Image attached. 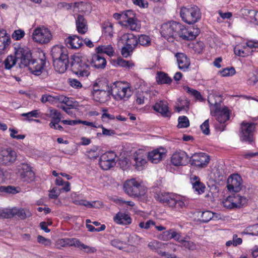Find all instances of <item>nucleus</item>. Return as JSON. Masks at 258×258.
Wrapping results in <instances>:
<instances>
[{
  "mask_svg": "<svg viewBox=\"0 0 258 258\" xmlns=\"http://www.w3.org/2000/svg\"><path fill=\"white\" fill-rule=\"evenodd\" d=\"M200 32V30L198 28L186 27L175 21L163 24L161 30L162 36L167 39L179 37L184 40H194Z\"/></svg>",
  "mask_w": 258,
  "mask_h": 258,
  "instance_id": "nucleus-1",
  "label": "nucleus"
},
{
  "mask_svg": "<svg viewBox=\"0 0 258 258\" xmlns=\"http://www.w3.org/2000/svg\"><path fill=\"white\" fill-rule=\"evenodd\" d=\"M71 70L73 73L79 77H87L90 75V66L87 63L86 56L80 54L71 57Z\"/></svg>",
  "mask_w": 258,
  "mask_h": 258,
  "instance_id": "nucleus-2",
  "label": "nucleus"
},
{
  "mask_svg": "<svg viewBox=\"0 0 258 258\" xmlns=\"http://www.w3.org/2000/svg\"><path fill=\"white\" fill-rule=\"evenodd\" d=\"M154 197L157 201L176 210H180L186 206L184 201L181 197L172 194L159 192L156 193Z\"/></svg>",
  "mask_w": 258,
  "mask_h": 258,
  "instance_id": "nucleus-3",
  "label": "nucleus"
},
{
  "mask_svg": "<svg viewBox=\"0 0 258 258\" xmlns=\"http://www.w3.org/2000/svg\"><path fill=\"white\" fill-rule=\"evenodd\" d=\"M111 96L116 101H126L132 95L130 86L122 82L116 81L109 85Z\"/></svg>",
  "mask_w": 258,
  "mask_h": 258,
  "instance_id": "nucleus-4",
  "label": "nucleus"
},
{
  "mask_svg": "<svg viewBox=\"0 0 258 258\" xmlns=\"http://www.w3.org/2000/svg\"><path fill=\"white\" fill-rule=\"evenodd\" d=\"M179 14L181 20L188 24H194L201 18L200 9L195 5L181 7Z\"/></svg>",
  "mask_w": 258,
  "mask_h": 258,
  "instance_id": "nucleus-5",
  "label": "nucleus"
},
{
  "mask_svg": "<svg viewBox=\"0 0 258 258\" xmlns=\"http://www.w3.org/2000/svg\"><path fill=\"white\" fill-rule=\"evenodd\" d=\"M15 55L20 68H26L33 59L29 48L19 45L15 47Z\"/></svg>",
  "mask_w": 258,
  "mask_h": 258,
  "instance_id": "nucleus-6",
  "label": "nucleus"
},
{
  "mask_svg": "<svg viewBox=\"0 0 258 258\" xmlns=\"http://www.w3.org/2000/svg\"><path fill=\"white\" fill-rule=\"evenodd\" d=\"M213 97V95H210L208 99L209 103L212 105L211 113L219 123H224L229 119V110L227 107L221 108L218 103L212 102L211 99Z\"/></svg>",
  "mask_w": 258,
  "mask_h": 258,
  "instance_id": "nucleus-7",
  "label": "nucleus"
},
{
  "mask_svg": "<svg viewBox=\"0 0 258 258\" xmlns=\"http://www.w3.org/2000/svg\"><path fill=\"white\" fill-rule=\"evenodd\" d=\"M123 190L127 195L132 197H139L145 193L143 187L134 178L125 181Z\"/></svg>",
  "mask_w": 258,
  "mask_h": 258,
  "instance_id": "nucleus-8",
  "label": "nucleus"
},
{
  "mask_svg": "<svg viewBox=\"0 0 258 258\" xmlns=\"http://www.w3.org/2000/svg\"><path fill=\"white\" fill-rule=\"evenodd\" d=\"M256 124L243 121L241 123L240 138L241 141L251 143L253 141V135Z\"/></svg>",
  "mask_w": 258,
  "mask_h": 258,
  "instance_id": "nucleus-9",
  "label": "nucleus"
},
{
  "mask_svg": "<svg viewBox=\"0 0 258 258\" xmlns=\"http://www.w3.org/2000/svg\"><path fill=\"white\" fill-rule=\"evenodd\" d=\"M16 173L24 182L29 183L35 179V173L32 167L28 164L21 163L18 165L17 166Z\"/></svg>",
  "mask_w": 258,
  "mask_h": 258,
  "instance_id": "nucleus-10",
  "label": "nucleus"
},
{
  "mask_svg": "<svg viewBox=\"0 0 258 258\" xmlns=\"http://www.w3.org/2000/svg\"><path fill=\"white\" fill-rule=\"evenodd\" d=\"M32 39L37 43L45 44L51 40L52 35L48 29L44 27H38L33 32Z\"/></svg>",
  "mask_w": 258,
  "mask_h": 258,
  "instance_id": "nucleus-11",
  "label": "nucleus"
},
{
  "mask_svg": "<svg viewBox=\"0 0 258 258\" xmlns=\"http://www.w3.org/2000/svg\"><path fill=\"white\" fill-rule=\"evenodd\" d=\"M116 155L113 151L107 152L102 155L99 160V165L104 170H107L114 167L116 164Z\"/></svg>",
  "mask_w": 258,
  "mask_h": 258,
  "instance_id": "nucleus-12",
  "label": "nucleus"
},
{
  "mask_svg": "<svg viewBox=\"0 0 258 258\" xmlns=\"http://www.w3.org/2000/svg\"><path fill=\"white\" fill-rule=\"evenodd\" d=\"M94 99L100 103H104L110 100L111 95L109 85L106 86L105 89H94L92 92Z\"/></svg>",
  "mask_w": 258,
  "mask_h": 258,
  "instance_id": "nucleus-13",
  "label": "nucleus"
},
{
  "mask_svg": "<svg viewBox=\"0 0 258 258\" xmlns=\"http://www.w3.org/2000/svg\"><path fill=\"white\" fill-rule=\"evenodd\" d=\"M209 161V156L204 153H195L190 158L191 165L200 167L207 166Z\"/></svg>",
  "mask_w": 258,
  "mask_h": 258,
  "instance_id": "nucleus-14",
  "label": "nucleus"
},
{
  "mask_svg": "<svg viewBox=\"0 0 258 258\" xmlns=\"http://www.w3.org/2000/svg\"><path fill=\"white\" fill-rule=\"evenodd\" d=\"M241 187L242 178L238 174H233L228 178L227 187L230 191L238 192Z\"/></svg>",
  "mask_w": 258,
  "mask_h": 258,
  "instance_id": "nucleus-15",
  "label": "nucleus"
},
{
  "mask_svg": "<svg viewBox=\"0 0 258 258\" xmlns=\"http://www.w3.org/2000/svg\"><path fill=\"white\" fill-rule=\"evenodd\" d=\"M17 154L11 148L1 150V164L9 165L13 163L16 160Z\"/></svg>",
  "mask_w": 258,
  "mask_h": 258,
  "instance_id": "nucleus-16",
  "label": "nucleus"
},
{
  "mask_svg": "<svg viewBox=\"0 0 258 258\" xmlns=\"http://www.w3.org/2000/svg\"><path fill=\"white\" fill-rule=\"evenodd\" d=\"M26 68L35 76H39L42 73L45 62L43 59H33Z\"/></svg>",
  "mask_w": 258,
  "mask_h": 258,
  "instance_id": "nucleus-17",
  "label": "nucleus"
},
{
  "mask_svg": "<svg viewBox=\"0 0 258 258\" xmlns=\"http://www.w3.org/2000/svg\"><path fill=\"white\" fill-rule=\"evenodd\" d=\"M188 157L183 151L175 152L173 154L171 161L175 166L185 165L188 163Z\"/></svg>",
  "mask_w": 258,
  "mask_h": 258,
  "instance_id": "nucleus-18",
  "label": "nucleus"
},
{
  "mask_svg": "<svg viewBox=\"0 0 258 258\" xmlns=\"http://www.w3.org/2000/svg\"><path fill=\"white\" fill-rule=\"evenodd\" d=\"M153 107L154 110L160 113L162 116L167 117H170L171 112L169 110L168 103L166 101H157Z\"/></svg>",
  "mask_w": 258,
  "mask_h": 258,
  "instance_id": "nucleus-19",
  "label": "nucleus"
},
{
  "mask_svg": "<svg viewBox=\"0 0 258 258\" xmlns=\"http://www.w3.org/2000/svg\"><path fill=\"white\" fill-rule=\"evenodd\" d=\"M175 56L176 58L178 68L183 71H187L190 66V61L186 55L183 53H176Z\"/></svg>",
  "mask_w": 258,
  "mask_h": 258,
  "instance_id": "nucleus-20",
  "label": "nucleus"
},
{
  "mask_svg": "<svg viewBox=\"0 0 258 258\" xmlns=\"http://www.w3.org/2000/svg\"><path fill=\"white\" fill-rule=\"evenodd\" d=\"M51 55L53 60L66 57L68 56L67 49L62 45H56L51 48Z\"/></svg>",
  "mask_w": 258,
  "mask_h": 258,
  "instance_id": "nucleus-21",
  "label": "nucleus"
},
{
  "mask_svg": "<svg viewBox=\"0 0 258 258\" xmlns=\"http://www.w3.org/2000/svg\"><path fill=\"white\" fill-rule=\"evenodd\" d=\"M53 62L56 71L59 73H63L67 70L69 66V56L53 60Z\"/></svg>",
  "mask_w": 258,
  "mask_h": 258,
  "instance_id": "nucleus-22",
  "label": "nucleus"
},
{
  "mask_svg": "<svg viewBox=\"0 0 258 258\" xmlns=\"http://www.w3.org/2000/svg\"><path fill=\"white\" fill-rule=\"evenodd\" d=\"M126 17L124 21L127 22L131 30L136 31L140 28L137 23V19L136 18L135 14L132 10L126 11Z\"/></svg>",
  "mask_w": 258,
  "mask_h": 258,
  "instance_id": "nucleus-23",
  "label": "nucleus"
},
{
  "mask_svg": "<svg viewBox=\"0 0 258 258\" xmlns=\"http://www.w3.org/2000/svg\"><path fill=\"white\" fill-rule=\"evenodd\" d=\"M165 152L164 149H157L149 152L148 158L153 163H158L165 156Z\"/></svg>",
  "mask_w": 258,
  "mask_h": 258,
  "instance_id": "nucleus-24",
  "label": "nucleus"
},
{
  "mask_svg": "<svg viewBox=\"0 0 258 258\" xmlns=\"http://www.w3.org/2000/svg\"><path fill=\"white\" fill-rule=\"evenodd\" d=\"M120 40L125 45L135 49L138 45V38L132 33H125L120 37Z\"/></svg>",
  "mask_w": 258,
  "mask_h": 258,
  "instance_id": "nucleus-25",
  "label": "nucleus"
},
{
  "mask_svg": "<svg viewBox=\"0 0 258 258\" xmlns=\"http://www.w3.org/2000/svg\"><path fill=\"white\" fill-rule=\"evenodd\" d=\"M91 65L96 69H104L106 64L105 58L100 53L94 54L92 55L90 61Z\"/></svg>",
  "mask_w": 258,
  "mask_h": 258,
  "instance_id": "nucleus-26",
  "label": "nucleus"
},
{
  "mask_svg": "<svg viewBox=\"0 0 258 258\" xmlns=\"http://www.w3.org/2000/svg\"><path fill=\"white\" fill-rule=\"evenodd\" d=\"M114 222L119 225H128L132 223L130 216L125 213L118 212L113 217Z\"/></svg>",
  "mask_w": 258,
  "mask_h": 258,
  "instance_id": "nucleus-27",
  "label": "nucleus"
},
{
  "mask_svg": "<svg viewBox=\"0 0 258 258\" xmlns=\"http://www.w3.org/2000/svg\"><path fill=\"white\" fill-rule=\"evenodd\" d=\"M67 246H74L81 249H87V252H94L95 248L82 243L79 239L75 238H66Z\"/></svg>",
  "mask_w": 258,
  "mask_h": 258,
  "instance_id": "nucleus-28",
  "label": "nucleus"
},
{
  "mask_svg": "<svg viewBox=\"0 0 258 258\" xmlns=\"http://www.w3.org/2000/svg\"><path fill=\"white\" fill-rule=\"evenodd\" d=\"M65 42L68 47L72 49H78L83 45V40L76 35L67 37Z\"/></svg>",
  "mask_w": 258,
  "mask_h": 258,
  "instance_id": "nucleus-29",
  "label": "nucleus"
},
{
  "mask_svg": "<svg viewBox=\"0 0 258 258\" xmlns=\"http://www.w3.org/2000/svg\"><path fill=\"white\" fill-rule=\"evenodd\" d=\"M76 23L77 29L79 33L84 34L87 31V22L83 16L78 15Z\"/></svg>",
  "mask_w": 258,
  "mask_h": 258,
  "instance_id": "nucleus-30",
  "label": "nucleus"
},
{
  "mask_svg": "<svg viewBox=\"0 0 258 258\" xmlns=\"http://www.w3.org/2000/svg\"><path fill=\"white\" fill-rule=\"evenodd\" d=\"M134 161H135V166L136 168L141 170L143 169V167L146 163V156L143 154L140 153V152L136 153L134 155Z\"/></svg>",
  "mask_w": 258,
  "mask_h": 258,
  "instance_id": "nucleus-31",
  "label": "nucleus"
},
{
  "mask_svg": "<svg viewBox=\"0 0 258 258\" xmlns=\"http://www.w3.org/2000/svg\"><path fill=\"white\" fill-rule=\"evenodd\" d=\"M96 51L97 53H105L109 56H112L114 54V49L110 44L98 46L96 48Z\"/></svg>",
  "mask_w": 258,
  "mask_h": 258,
  "instance_id": "nucleus-32",
  "label": "nucleus"
},
{
  "mask_svg": "<svg viewBox=\"0 0 258 258\" xmlns=\"http://www.w3.org/2000/svg\"><path fill=\"white\" fill-rule=\"evenodd\" d=\"M232 199V203L234 204L236 209L240 208L247 203V199L243 196H240L239 195H234L231 196Z\"/></svg>",
  "mask_w": 258,
  "mask_h": 258,
  "instance_id": "nucleus-33",
  "label": "nucleus"
},
{
  "mask_svg": "<svg viewBox=\"0 0 258 258\" xmlns=\"http://www.w3.org/2000/svg\"><path fill=\"white\" fill-rule=\"evenodd\" d=\"M156 78V81L159 84H169L172 81L171 79L168 75L163 72H158Z\"/></svg>",
  "mask_w": 258,
  "mask_h": 258,
  "instance_id": "nucleus-34",
  "label": "nucleus"
},
{
  "mask_svg": "<svg viewBox=\"0 0 258 258\" xmlns=\"http://www.w3.org/2000/svg\"><path fill=\"white\" fill-rule=\"evenodd\" d=\"M192 187L198 192L199 194H201L205 191V186L200 182L197 176H195L193 178Z\"/></svg>",
  "mask_w": 258,
  "mask_h": 258,
  "instance_id": "nucleus-35",
  "label": "nucleus"
},
{
  "mask_svg": "<svg viewBox=\"0 0 258 258\" xmlns=\"http://www.w3.org/2000/svg\"><path fill=\"white\" fill-rule=\"evenodd\" d=\"M86 4L82 2H76L74 4H68L66 3V9L70 10L73 8V11L75 12H82L83 11V8L85 6Z\"/></svg>",
  "mask_w": 258,
  "mask_h": 258,
  "instance_id": "nucleus-36",
  "label": "nucleus"
},
{
  "mask_svg": "<svg viewBox=\"0 0 258 258\" xmlns=\"http://www.w3.org/2000/svg\"><path fill=\"white\" fill-rule=\"evenodd\" d=\"M1 35H3L2 37L3 38L1 40L4 46L3 50H5L9 48L11 43L10 35L7 34L5 30H1Z\"/></svg>",
  "mask_w": 258,
  "mask_h": 258,
  "instance_id": "nucleus-37",
  "label": "nucleus"
},
{
  "mask_svg": "<svg viewBox=\"0 0 258 258\" xmlns=\"http://www.w3.org/2000/svg\"><path fill=\"white\" fill-rule=\"evenodd\" d=\"M49 111V116L52 119L51 122H59L61 121L62 116L59 111L52 108H50Z\"/></svg>",
  "mask_w": 258,
  "mask_h": 258,
  "instance_id": "nucleus-38",
  "label": "nucleus"
},
{
  "mask_svg": "<svg viewBox=\"0 0 258 258\" xmlns=\"http://www.w3.org/2000/svg\"><path fill=\"white\" fill-rule=\"evenodd\" d=\"M14 216L17 215L19 218L22 219H25L27 217L31 216V213L29 210L24 209H16L14 208Z\"/></svg>",
  "mask_w": 258,
  "mask_h": 258,
  "instance_id": "nucleus-39",
  "label": "nucleus"
},
{
  "mask_svg": "<svg viewBox=\"0 0 258 258\" xmlns=\"http://www.w3.org/2000/svg\"><path fill=\"white\" fill-rule=\"evenodd\" d=\"M17 62V59L15 55L14 56L12 55H9L4 61L5 68L6 69H11Z\"/></svg>",
  "mask_w": 258,
  "mask_h": 258,
  "instance_id": "nucleus-40",
  "label": "nucleus"
},
{
  "mask_svg": "<svg viewBox=\"0 0 258 258\" xmlns=\"http://www.w3.org/2000/svg\"><path fill=\"white\" fill-rule=\"evenodd\" d=\"M138 44L143 46H148L151 45V38L146 35H141L138 38Z\"/></svg>",
  "mask_w": 258,
  "mask_h": 258,
  "instance_id": "nucleus-41",
  "label": "nucleus"
},
{
  "mask_svg": "<svg viewBox=\"0 0 258 258\" xmlns=\"http://www.w3.org/2000/svg\"><path fill=\"white\" fill-rule=\"evenodd\" d=\"M166 244H164L157 240H153L148 244L149 247L153 251H157L158 249L162 248Z\"/></svg>",
  "mask_w": 258,
  "mask_h": 258,
  "instance_id": "nucleus-42",
  "label": "nucleus"
},
{
  "mask_svg": "<svg viewBox=\"0 0 258 258\" xmlns=\"http://www.w3.org/2000/svg\"><path fill=\"white\" fill-rule=\"evenodd\" d=\"M180 244L182 246L189 250H194L197 248L195 243L191 241L186 240L185 239H183L182 241H180Z\"/></svg>",
  "mask_w": 258,
  "mask_h": 258,
  "instance_id": "nucleus-43",
  "label": "nucleus"
},
{
  "mask_svg": "<svg viewBox=\"0 0 258 258\" xmlns=\"http://www.w3.org/2000/svg\"><path fill=\"white\" fill-rule=\"evenodd\" d=\"M258 82V75L255 72H251L247 76V83L249 85H254Z\"/></svg>",
  "mask_w": 258,
  "mask_h": 258,
  "instance_id": "nucleus-44",
  "label": "nucleus"
},
{
  "mask_svg": "<svg viewBox=\"0 0 258 258\" xmlns=\"http://www.w3.org/2000/svg\"><path fill=\"white\" fill-rule=\"evenodd\" d=\"M104 33L110 37L113 36V25L109 22H105L102 25Z\"/></svg>",
  "mask_w": 258,
  "mask_h": 258,
  "instance_id": "nucleus-45",
  "label": "nucleus"
},
{
  "mask_svg": "<svg viewBox=\"0 0 258 258\" xmlns=\"http://www.w3.org/2000/svg\"><path fill=\"white\" fill-rule=\"evenodd\" d=\"M246 48V46L243 45L242 47L240 48L239 46H237L234 49V53L236 55L245 57L249 55V52L245 51L244 49Z\"/></svg>",
  "mask_w": 258,
  "mask_h": 258,
  "instance_id": "nucleus-46",
  "label": "nucleus"
},
{
  "mask_svg": "<svg viewBox=\"0 0 258 258\" xmlns=\"http://www.w3.org/2000/svg\"><path fill=\"white\" fill-rule=\"evenodd\" d=\"M14 208L1 210V218H11L14 216Z\"/></svg>",
  "mask_w": 258,
  "mask_h": 258,
  "instance_id": "nucleus-47",
  "label": "nucleus"
},
{
  "mask_svg": "<svg viewBox=\"0 0 258 258\" xmlns=\"http://www.w3.org/2000/svg\"><path fill=\"white\" fill-rule=\"evenodd\" d=\"M178 124L177 126L179 128L187 127L189 125V121L188 118L185 116H179L178 118Z\"/></svg>",
  "mask_w": 258,
  "mask_h": 258,
  "instance_id": "nucleus-48",
  "label": "nucleus"
},
{
  "mask_svg": "<svg viewBox=\"0 0 258 258\" xmlns=\"http://www.w3.org/2000/svg\"><path fill=\"white\" fill-rule=\"evenodd\" d=\"M40 114V112L38 110H34L32 111L24 113L21 114L22 116L26 117V120L28 121H31V117H38Z\"/></svg>",
  "mask_w": 258,
  "mask_h": 258,
  "instance_id": "nucleus-49",
  "label": "nucleus"
},
{
  "mask_svg": "<svg viewBox=\"0 0 258 258\" xmlns=\"http://www.w3.org/2000/svg\"><path fill=\"white\" fill-rule=\"evenodd\" d=\"M214 216V213L210 211H206L203 212L201 215V220L204 222L206 223L211 220Z\"/></svg>",
  "mask_w": 258,
  "mask_h": 258,
  "instance_id": "nucleus-50",
  "label": "nucleus"
},
{
  "mask_svg": "<svg viewBox=\"0 0 258 258\" xmlns=\"http://www.w3.org/2000/svg\"><path fill=\"white\" fill-rule=\"evenodd\" d=\"M257 228H258L257 225L249 226L244 229L243 233L246 234L256 235L258 234V230L256 229Z\"/></svg>",
  "mask_w": 258,
  "mask_h": 258,
  "instance_id": "nucleus-51",
  "label": "nucleus"
},
{
  "mask_svg": "<svg viewBox=\"0 0 258 258\" xmlns=\"http://www.w3.org/2000/svg\"><path fill=\"white\" fill-rule=\"evenodd\" d=\"M56 100V97L47 94L42 95L41 98V101L43 103L48 102L50 104H53L55 103Z\"/></svg>",
  "mask_w": 258,
  "mask_h": 258,
  "instance_id": "nucleus-52",
  "label": "nucleus"
},
{
  "mask_svg": "<svg viewBox=\"0 0 258 258\" xmlns=\"http://www.w3.org/2000/svg\"><path fill=\"white\" fill-rule=\"evenodd\" d=\"M134 49L133 47L125 45V46L122 47L121 53L123 57H127L131 55Z\"/></svg>",
  "mask_w": 258,
  "mask_h": 258,
  "instance_id": "nucleus-53",
  "label": "nucleus"
},
{
  "mask_svg": "<svg viewBox=\"0 0 258 258\" xmlns=\"http://www.w3.org/2000/svg\"><path fill=\"white\" fill-rule=\"evenodd\" d=\"M117 64L120 67H126L128 69L132 68L134 66L133 63L124 60L121 58H118L117 59Z\"/></svg>",
  "mask_w": 258,
  "mask_h": 258,
  "instance_id": "nucleus-54",
  "label": "nucleus"
},
{
  "mask_svg": "<svg viewBox=\"0 0 258 258\" xmlns=\"http://www.w3.org/2000/svg\"><path fill=\"white\" fill-rule=\"evenodd\" d=\"M24 31L21 29L15 30L12 35V38L16 40H19L25 36Z\"/></svg>",
  "mask_w": 258,
  "mask_h": 258,
  "instance_id": "nucleus-55",
  "label": "nucleus"
},
{
  "mask_svg": "<svg viewBox=\"0 0 258 258\" xmlns=\"http://www.w3.org/2000/svg\"><path fill=\"white\" fill-rule=\"evenodd\" d=\"M1 192H5L9 194H15L18 192L17 188L12 186H1Z\"/></svg>",
  "mask_w": 258,
  "mask_h": 258,
  "instance_id": "nucleus-56",
  "label": "nucleus"
},
{
  "mask_svg": "<svg viewBox=\"0 0 258 258\" xmlns=\"http://www.w3.org/2000/svg\"><path fill=\"white\" fill-rule=\"evenodd\" d=\"M171 229L163 232L158 236V238L163 241H168L171 239Z\"/></svg>",
  "mask_w": 258,
  "mask_h": 258,
  "instance_id": "nucleus-57",
  "label": "nucleus"
},
{
  "mask_svg": "<svg viewBox=\"0 0 258 258\" xmlns=\"http://www.w3.org/2000/svg\"><path fill=\"white\" fill-rule=\"evenodd\" d=\"M221 75L223 77L232 76L235 74V70L234 68H226L220 72Z\"/></svg>",
  "mask_w": 258,
  "mask_h": 258,
  "instance_id": "nucleus-58",
  "label": "nucleus"
},
{
  "mask_svg": "<svg viewBox=\"0 0 258 258\" xmlns=\"http://www.w3.org/2000/svg\"><path fill=\"white\" fill-rule=\"evenodd\" d=\"M170 237L171 239H174L175 240L178 241L180 243V241H182L183 239H181V233L180 232H178L175 230L174 229H171L170 232Z\"/></svg>",
  "mask_w": 258,
  "mask_h": 258,
  "instance_id": "nucleus-59",
  "label": "nucleus"
},
{
  "mask_svg": "<svg viewBox=\"0 0 258 258\" xmlns=\"http://www.w3.org/2000/svg\"><path fill=\"white\" fill-rule=\"evenodd\" d=\"M247 14L250 15V17L254 20V23L258 25V11H254L252 10H245Z\"/></svg>",
  "mask_w": 258,
  "mask_h": 258,
  "instance_id": "nucleus-60",
  "label": "nucleus"
},
{
  "mask_svg": "<svg viewBox=\"0 0 258 258\" xmlns=\"http://www.w3.org/2000/svg\"><path fill=\"white\" fill-rule=\"evenodd\" d=\"M232 199L231 196L228 197L223 202V204L224 207L228 209H236L234 204L232 203Z\"/></svg>",
  "mask_w": 258,
  "mask_h": 258,
  "instance_id": "nucleus-61",
  "label": "nucleus"
},
{
  "mask_svg": "<svg viewBox=\"0 0 258 258\" xmlns=\"http://www.w3.org/2000/svg\"><path fill=\"white\" fill-rule=\"evenodd\" d=\"M201 129L205 135H209L210 133L209 119L205 120L201 125Z\"/></svg>",
  "mask_w": 258,
  "mask_h": 258,
  "instance_id": "nucleus-62",
  "label": "nucleus"
},
{
  "mask_svg": "<svg viewBox=\"0 0 258 258\" xmlns=\"http://www.w3.org/2000/svg\"><path fill=\"white\" fill-rule=\"evenodd\" d=\"M186 89H187V91L189 93L191 94L192 96H194L197 99L200 100V101L202 100V95L199 91H198L196 90H194L193 89H191L188 87H186Z\"/></svg>",
  "mask_w": 258,
  "mask_h": 258,
  "instance_id": "nucleus-63",
  "label": "nucleus"
},
{
  "mask_svg": "<svg viewBox=\"0 0 258 258\" xmlns=\"http://www.w3.org/2000/svg\"><path fill=\"white\" fill-rule=\"evenodd\" d=\"M57 100H59L60 102L64 103L68 106L74 107L73 104V102L70 100L68 97L61 96L59 97H57Z\"/></svg>",
  "mask_w": 258,
  "mask_h": 258,
  "instance_id": "nucleus-64",
  "label": "nucleus"
}]
</instances>
